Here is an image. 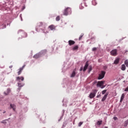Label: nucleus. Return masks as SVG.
I'll return each instance as SVG.
<instances>
[{"mask_svg":"<svg viewBox=\"0 0 128 128\" xmlns=\"http://www.w3.org/2000/svg\"><path fill=\"white\" fill-rule=\"evenodd\" d=\"M102 124V120L98 121L96 122V124H98V126H100V124Z\"/></svg>","mask_w":128,"mask_h":128,"instance_id":"aec40b11","label":"nucleus"},{"mask_svg":"<svg viewBox=\"0 0 128 128\" xmlns=\"http://www.w3.org/2000/svg\"><path fill=\"white\" fill-rule=\"evenodd\" d=\"M84 124V122H80L78 124V126H82V124Z\"/></svg>","mask_w":128,"mask_h":128,"instance_id":"bb28decb","label":"nucleus"},{"mask_svg":"<svg viewBox=\"0 0 128 128\" xmlns=\"http://www.w3.org/2000/svg\"><path fill=\"white\" fill-rule=\"evenodd\" d=\"M92 66H89V67H88L89 72H92Z\"/></svg>","mask_w":128,"mask_h":128,"instance_id":"4be33fe9","label":"nucleus"},{"mask_svg":"<svg viewBox=\"0 0 128 128\" xmlns=\"http://www.w3.org/2000/svg\"><path fill=\"white\" fill-rule=\"evenodd\" d=\"M24 78L22 76L20 77V76H18L16 78V80H17L18 82H20V80L22 82L24 81Z\"/></svg>","mask_w":128,"mask_h":128,"instance_id":"6e6552de","label":"nucleus"},{"mask_svg":"<svg viewBox=\"0 0 128 128\" xmlns=\"http://www.w3.org/2000/svg\"><path fill=\"white\" fill-rule=\"evenodd\" d=\"M88 61H86V64L84 65V68L83 69V72H86V70H88Z\"/></svg>","mask_w":128,"mask_h":128,"instance_id":"0eeeda50","label":"nucleus"},{"mask_svg":"<svg viewBox=\"0 0 128 128\" xmlns=\"http://www.w3.org/2000/svg\"><path fill=\"white\" fill-rule=\"evenodd\" d=\"M76 76V70H74L72 74H71L70 78H74Z\"/></svg>","mask_w":128,"mask_h":128,"instance_id":"dca6fc26","label":"nucleus"},{"mask_svg":"<svg viewBox=\"0 0 128 128\" xmlns=\"http://www.w3.org/2000/svg\"><path fill=\"white\" fill-rule=\"evenodd\" d=\"M128 52V50H125V52H124L125 54H126V52Z\"/></svg>","mask_w":128,"mask_h":128,"instance_id":"2f4dec72","label":"nucleus"},{"mask_svg":"<svg viewBox=\"0 0 128 128\" xmlns=\"http://www.w3.org/2000/svg\"><path fill=\"white\" fill-rule=\"evenodd\" d=\"M104 81H99L98 82L96 86H100V88H104V86H102L104 85Z\"/></svg>","mask_w":128,"mask_h":128,"instance_id":"423d86ee","label":"nucleus"},{"mask_svg":"<svg viewBox=\"0 0 128 128\" xmlns=\"http://www.w3.org/2000/svg\"><path fill=\"white\" fill-rule=\"evenodd\" d=\"M113 120H118V117L114 116Z\"/></svg>","mask_w":128,"mask_h":128,"instance_id":"c85d7f7f","label":"nucleus"},{"mask_svg":"<svg viewBox=\"0 0 128 128\" xmlns=\"http://www.w3.org/2000/svg\"><path fill=\"white\" fill-rule=\"evenodd\" d=\"M105 128H108V127L106 126Z\"/></svg>","mask_w":128,"mask_h":128,"instance_id":"72a5a7b5","label":"nucleus"},{"mask_svg":"<svg viewBox=\"0 0 128 128\" xmlns=\"http://www.w3.org/2000/svg\"><path fill=\"white\" fill-rule=\"evenodd\" d=\"M105 75H106V72L102 71L100 74H99L98 80H102V78H104Z\"/></svg>","mask_w":128,"mask_h":128,"instance_id":"20e7f679","label":"nucleus"},{"mask_svg":"<svg viewBox=\"0 0 128 128\" xmlns=\"http://www.w3.org/2000/svg\"><path fill=\"white\" fill-rule=\"evenodd\" d=\"M24 66H26V65L23 66L22 68H20L19 69V71L18 72V76H20V74H22V70H24Z\"/></svg>","mask_w":128,"mask_h":128,"instance_id":"1a4fd4ad","label":"nucleus"},{"mask_svg":"<svg viewBox=\"0 0 128 128\" xmlns=\"http://www.w3.org/2000/svg\"><path fill=\"white\" fill-rule=\"evenodd\" d=\"M118 62H120V58H117L115 60L114 62V64H118Z\"/></svg>","mask_w":128,"mask_h":128,"instance_id":"4468645a","label":"nucleus"},{"mask_svg":"<svg viewBox=\"0 0 128 128\" xmlns=\"http://www.w3.org/2000/svg\"><path fill=\"white\" fill-rule=\"evenodd\" d=\"M110 54L111 56H116L118 54V50L116 49H114L112 50L110 52Z\"/></svg>","mask_w":128,"mask_h":128,"instance_id":"39448f33","label":"nucleus"},{"mask_svg":"<svg viewBox=\"0 0 128 128\" xmlns=\"http://www.w3.org/2000/svg\"><path fill=\"white\" fill-rule=\"evenodd\" d=\"M82 36H84V34H82L80 36L79 38H78V40H82Z\"/></svg>","mask_w":128,"mask_h":128,"instance_id":"b1692460","label":"nucleus"},{"mask_svg":"<svg viewBox=\"0 0 128 128\" xmlns=\"http://www.w3.org/2000/svg\"><path fill=\"white\" fill-rule=\"evenodd\" d=\"M10 88H8L7 90V93L4 92V94H5V96H8V94H10Z\"/></svg>","mask_w":128,"mask_h":128,"instance_id":"2eb2a0df","label":"nucleus"},{"mask_svg":"<svg viewBox=\"0 0 128 128\" xmlns=\"http://www.w3.org/2000/svg\"><path fill=\"white\" fill-rule=\"evenodd\" d=\"M121 70H126V65L122 64L121 67Z\"/></svg>","mask_w":128,"mask_h":128,"instance_id":"a211bd4d","label":"nucleus"},{"mask_svg":"<svg viewBox=\"0 0 128 128\" xmlns=\"http://www.w3.org/2000/svg\"><path fill=\"white\" fill-rule=\"evenodd\" d=\"M48 28L51 30H56V26L54 25H50L48 26Z\"/></svg>","mask_w":128,"mask_h":128,"instance_id":"f8f14e48","label":"nucleus"},{"mask_svg":"<svg viewBox=\"0 0 128 128\" xmlns=\"http://www.w3.org/2000/svg\"><path fill=\"white\" fill-rule=\"evenodd\" d=\"M46 50H44L38 53L34 56L33 58H40L42 56V54H46Z\"/></svg>","mask_w":128,"mask_h":128,"instance_id":"f03ea898","label":"nucleus"},{"mask_svg":"<svg viewBox=\"0 0 128 128\" xmlns=\"http://www.w3.org/2000/svg\"><path fill=\"white\" fill-rule=\"evenodd\" d=\"M124 64H126V66L128 68V60H126L124 62Z\"/></svg>","mask_w":128,"mask_h":128,"instance_id":"5701e85b","label":"nucleus"},{"mask_svg":"<svg viewBox=\"0 0 128 128\" xmlns=\"http://www.w3.org/2000/svg\"><path fill=\"white\" fill-rule=\"evenodd\" d=\"M68 44L69 46H74V44H76V42L72 40H70L68 42Z\"/></svg>","mask_w":128,"mask_h":128,"instance_id":"9b49d317","label":"nucleus"},{"mask_svg":"<svg viewBox=\"0 0 128 128\" xmlns=\"http://www.w3.org/2000/svg\"><path fill=\"white\" fill-rule=\"evenodd\" d=\"M82 70H84V68L82 66H81L80 68V72H82Z\"/></svg>","mask_w":128,"mask_h":128,"instance_id":"c756f323","label":"nucleus"},{"mask_svg":"<svg viewBox=\"0 0 128 128\" xmlns=\"http://www.w3.org/2000/svg\"><path fill=\"white\" fill-rule=\"evenodd\" d=\"M3 114H6V112L4 111V112H3Z\"/></svg>","mask_w":128,"mask_h":128,"instance_id":"473e14b6","label":"nucleus"},{"mask_svg":"<svg viewBox=\"0 0 128 128\" xmlns=\"http://www.w3.org/2000/svg\"><path fill=\"white\" fill-rule=\"evenodd\" d=\"M100 95H98V96H96V98H100Z\"/></svg>","mask_w":128,"mask_h":128,"instance_id":"7c9ffc66","label":"nucleus"},{"mask_svg":"<svg viewBox=\"0 0 128 128\" xmlns=\"http://www.w3.org/2000/svg\"><path fill=\"white\" fill-rule=\"evenodd\" d=\"M23 86H24V84H23L20 83V82L18 83V86L19 88H22Z\"/></svg>","mask_w":128,"mask_h":128,"instance_id":"412c9836","label":"nucleus"},{"mask_svg":"<svg viewBox=\"0 0 128 128\" xmlns=\"http://www.w3.org/2000/svg\"><path fill=\"white\" fill-rule=\"evenodd\" d=\"M96 50H98V48H92V50L93 52H96Z\"/></svg>","mask_w":128,"mask_h":128,"instance_id":"cd10ccee","label":"nucleus"},{"mask_svg":"<svg viewBox=\"0 0 128 128\" xmlns=\"http://www.w3.org/2000/svg\"><path fill=\"white\" fill-rule=\"evenodd\" d=\"M108 93H106V94L102 98V102H104L106 100V98H108Z\"/></svg>","mask_w":128,"mask_h":128,"instance_id":"9d476101","label":"nucleus"},{"mask_svg":"<svg viewBox=\"0 0 128 128\" xmlns=\"http://www.w3.org/2000/svg\"><path fill=\"white\" fill-rule=\"evenodd\" d=\"M106 90H102V94H106Z\"/></svg>","mask_w":128,"mask_h":128,"instance_id":"a878e982","label":"nucleus"},{"mask_svg":"<svg viewBox=\"0 0 128 128\" xmlns=\"http://www.w3.org/2000/svg\"><path fill=\"white\" fill-rule=\"evenodd\" d=\"M10 106L11 108H12L13 110H16V105L14 104H10Z\"/></svg>","mask_w":128,"mask_h":128,"instance_id":"ddd939ff","label":"nucleus"},{"mask_svg":"<svg viewBox=\"0 0 128 128\" xmlns=\"http://www.w3.org/2000/svg\"><path fill=\"white\" fill-rule=\"evenodd\" d=\"M73 50H78V45L72 48Z\"/></svg>","mask_w":128,"mask_h":128,"instance_id":"6ab92c4d","label":"nucleus"},{"mask_svg":"<svg viewBox=\"0 0 128 128\" xmlns=\"http://www.w3.org/2000/svg\"><path fill=\"white\" fill-rule=\"evenodd\" d=\"M63 14L64 16H68V14H72V8H66L63 12Z\"/></svg>","mask_w":128,"mask_h":128,"instance_id":"f257e3e1","label":"nucleus"},{"mask_svg":"<svg viewBox=\"0 0 128 128\" xmlns=\"http://www.w3.org/2000/svg\"><path fill=\"white\" fill-rule=\"evenodd\" d=\"M98 92V90H93L92 92L90 93L89 95L90 98H94V96H96V93Z\"/></svg>","mask_w":128,"mask_h":128,"instance_id":"7ed1b4c3","label":"nucleus"},{"mask_svg":"<svg viewBox=\"0 0 128 128\" xmlns=\"http://www.w3.org/2000/svg\"><path fill=\"white\" fill-rule=\"evenodd\" d=\"M60 20V16H57L56 18V20L57 22H58V20Z\"/></svg>","mask_w":128,"mask_h":128,"instance_id":"393cba45","label":"nucleus"},{"mask_svg":"<svg viewBox=\"0 0 128 128\" xmlns=\"http://www.w3.org/2000/svg\"><path fill=\"white\" fill-rule=\"evenodd\" d=\"M124 94H122L120 98V102H122V100H124Z\"/></svg>","mask_w":128,"mask_h":128,"instance_id":"f3484780","label":"nucleus"}]
</instances>
